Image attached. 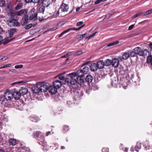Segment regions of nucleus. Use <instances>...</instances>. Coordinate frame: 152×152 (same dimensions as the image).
<instances>
[{"label":"nucleus","mask_w":152,"mask_h":152,"mask_svg":"<svg viewBox=\"0 0 152 152\" xmlns=\"http://www.w3.org/2000/svg\"><path fill=\"white\" fill-rule=\"evenodd\" d=\"M84 75V73L83 72L82 69L78 70L76 73L74 72L70 73L68 76L69 78L66 79L65 80L67 82L68 85L70 87L73 88H76L74 86L77 84H82L86 82L82 78Z\"/></svg>","instance_id":"nucleus-1"},{"label":"nucleus","mask_w":152,"mask_h":152,"mask_svg":"<svg viewBox=\"0 0 152 152\" xmlns=\"http://www.w3.org/2000/svg\"><path fill=\"white\" fill-rule=\"evenodd\" d=\"M12 99V93L8 89H7L4 92V95L1 96L2 104L6 107H9L11 105V100Z\"/></svg>","instance_id":"nucleus-2"},{"label":"nucleus","mask_w":152,"mask_h":152,"mask_svg":"<svg viewBox=\"0 0 152 152\" xmlns=\"http://www.w3.org/2000/svg\"><path fill=\"white\" fill-rule=\"evenodd\" d=\"M48 87L45 82H39L37 83V85L32 87L31 90L35 94L41 92H45L48 90Z\"/></svg>","instance_id":"nucleus-3"},{"label":"nucleus","mask_w":152,"mask_h":152,"mask_svg":"<svg viewBox=\"0 0 152 152\" xmlns=\"http://www.w3.org/2000/svg\"><path fill=\"white\" fill-rule=\"evenodd\" d=\"M75 86L76 88H73L74 89L73 90L74 95L73 98L74 100L78 101L81 98V97L83 96L84 93L82 90L79 88L74 89V88H76V85Z\"/></svg>","instance_id":"nucleus-4"},{"label":"nucleus","mask_w":152,"mask_h":152,"mask_svg":"<svg viewBox=\"0 0 152 152\" xmlns=\"http://www.w3.org/2000/svg\"><path fill=\"white\" fill-rule=\"evenodd\" d=\"M8 25L10 27H17L20 26V23L16 19L12 20H7V21Z\"/></svg>","instance_id":"nucleus-5"},{"label":"nucleus","mask_w":152,"mask_h":152,"mask_svg":"<svg viewBox=\"0 0 152 152\" xmlns=\"http://www.w3.org/2000/svg\"><path fill=\"white\" fill-rule=\"evenodd\" d=\"M41 132L40 131H36L33 134V138L36 139L38 141H41V140H42V139H44V137L42 135H41Z\"/></svg>","instance_id":"nucleus-6"},{"label":"nucleus","mask_w":152,"mask_h":152,"mask_svg":"<svg viewBox=\"0 0 152 152\" xmlns=\"http://www.w3.org/2000/svg\"><path fill=\"white\" fill-rule=\"evenodd\" d=\"M42 140L40 141H38V143L40 145H42L43 147V150L44 151H47L48 150L49 146L47 145L46 142H45L44 139H42Z\"/></svg>","instance_id":"nucleus-7"},{"label":"nucleus","mask_w":152,"mask_h":152,"mask_svg":"<svg viewBox=\"0 0 152 152\" xmlns=\"http://www.w3.org/2000/svg\"><path fill=\"white\" fill-rule=\"evenodd\" d=\"M125 77V72L124 71H122V72L121 73V75H118L117 77V78L118 80H119V78L120 80V83L121 84H124V81L126 79L124 77Z\"/></svg>","instance_id":"nucleus-8"},{"label":"nucleus","mask_w":152,"mask_h":152,"mask_svg":"<svg viewBox=\"0 0 152 152\" xmlns=\"http://www.w3.org/2000/svg\"><path fill=\"white\" fill-rule=\"evenodd\" d=\"M69 8L68 5L63 3H62L60 7V9L63 12L68 11Z\"/></svg>","instance_id":"nucleus-9"},{"label":"nucleus","mask_w":152,"mask_h":152,"mask_svg":"<svg viewBox=\"0 0 152 152\" xmlns=\"http://www.w3.org/2000/svg\"><path fill=\"white\" fill-rule=\"evenodd\" d=\"M28 16L27 15H25L24 17L22 19L21 21L22 26H24L28 22Z\"/></svg>","instance_id":"nucleus-10"},{"label":"nucleus","mask_w":152,"mask_h":152,"mask_svg":"<svg viewBox=\"0 0 152 152\" xmlns=\"http://www.w3.org/2000/svg\"><path fill=\"white\" fill-rule=\"evenodd\" d=\"M62 84V82L58 80H56L53 83V86L57 89L59 88L61 86Z\"/></svg>","instance_id":"nucleus-11"},{"label":"nucleus","mask_w":152,"mask_h":152,"mask_svg":"<svg viewBox=\"0 0 152 152\" xmlns=\"http://www.w3.org/2000/svg\"><path fill=\"white\" fill-rule=\"evenodd\" d=\"M12 94L13 98L14 97V98L16 99H19L21 95L20 91H14L13 93H12Z\"/></svg>","instance_id":"nucleus-12"},{"label":"nucleus","mask_w":152,"mask_h":152,"mask_svg":"<svg viewBox=\"0 0 152 152\" xmlns=\"http://www.w3.org/2000/svg\"><path fill=\"white\" fill-rule=\"evenodd\" d=\"M48 90L51 94H54L57 92V89L53 86H50L48 87Z\"/></svg>","instance_id":"nucleus-13"},{"label":"nucleus","mask_w":152,"mask_h":152,"mask_svg":"<svg viewBox=\"0 0 152 152\" xmlns=\"http://www.w3.org/2000/svg\"><path fill=\"white\" fill-rule=\"evenodd\" d=\"M142 50L139 47H137L134 49V53L140 56Z\"/></svg>","instance_id":"nucleus-14"},{"label":"nucleus","mask_w":152,"mask_h":152,"mask_svg":"<svg viewBox=\"0 0 152 152\" xmlns=\"http://www.w3.org/2000/svg\"><path fill=\"white\" fill-rule=\"evenodd\" d=\"M96 64L98 69H102L104 68V62L103 60L98 61Z\"/></svg>","instance_id":"nucleus-15"},{"label":"nucleus","mask_w":152,"mask_h":152,"mask_svg":"<svg viewBox=\"0 0 152 152\" xmlns=\"http://www.w3.org/2000/svg\"><path fill=\"white\" fill-rule=\"evenodd\" d=\"M112 65L113 66L115 67H117L119 64V61L117 58H114L112 61Z\"/></svg>","instance_id":"nucleus-16"},{"label":"nucleus","mask_w":152,"mask_h":152,"mask_svg":"<svg viewBox=\"0 0 152 152\" xmlns=\"http://www.w3.org/2000/svg\"><path fill=\"white\" fill-rule=\"evenodd\" d=\"M13 9V4L11 1H10L6 5V10H7L11 11Z\"/></svg>","instance_id":"nucleus-17"},{"label":"nucleus","mask_w":152,"mask_h":152,"mask_svg":"<svg viewBox=\"0 0 152 152\" xmlns=\"http://www.w3.org/2000/svg\"><path fill=\"white\" fill-rule=\"evenodd\" d=\"M20 91L21 95H24L26 94L28 92V90L26 88L24 87H22L20 89Z\"/></svg>","instance_id":"nucleus-18"},{"label":"nucleus","mask_w":152,"mask_h":152,"mask_svg":"<svg viewBox=\"0 0 152 152\" xmlns=\"http://www.w3.org/2000/svg\"><path fill=\"white\" fill-rule=\"evenodd\" d=\"M17 29L15 28H12L8 31L9 36L10 38H11L13 34L16 32Z\"/></svg>","instance_id":"nucleus-19"},{"label":"nucleus","mask_w":152,"mask_h":152,"mask_svg":"<svg viewBox=\"0 0 152 152\" xmlns=\"http://www.w3.org/2000/svg\"><path fill=\"white\" fill-rule=\"evenodd\" d=\"M90 67L91 70L93 71H96L98 69L97 64L96 63L91 64Z\"/></svg>","instance_id":"nucleus-20"},{"label":"nucleus","mask_w":152,"mask_h":152,"mask_svg":"<svg viewBox=\"0 0 152 152\" xmlns=\"http://www.w3.org/2000/svg\"><path fill=\"white\" fill-rule=\"evenodd\" d=\"M8 15L9 16V19L7 20H12L16 19L15 18V13L12 12H10L8 13Z\"/></svg>","instance_id":"nucleus-21"},{"label":"nucleus","mask_w":152,"mask_h":152,"mask_svg":"<svg viewBox=\"0 0 152 152\" xmlns=\"http://www.w3.org/2000/svg\"><path fill=\"white\" fill-rule=\"evenodd\" d=\"M149 51H148V50L147 49H145L144 50H142L140 56L145 57L147 56L148 55H149Z\"/></svg>","instance_id":"nucleus-22"},{"label":"nucleus","mask_w":152,"mask_h":152,"mask_svg":"<svg viewBox=\"0 0 152 152\" xmlns=\"http://www.w3.org/2000/svg\"><path fill=\"white\" fill-rule=\"evenodd\" d=\"M93 79V77L90 75H88L86 77V81L88 83H91Z\"/></svg>","instance_id":"nucleus-23"},{"label":"nucleus","mask_w":152,"mask_h":152,"mask_svg":"<svg viewBox=\"0 0 152 152\" xmlns=\"http://www.w3.org/2000/svg\"><path fill=\"white\" fill-rule=\"evenodd\" d=\"M104 62V65L106 66H109L112 64L111 60L109 59H106Z\"/></svg>","instance_id":"nucleus-24"},{"label":"nucleus","mask_w":152,"mask_h":152,"mask_svg":"<svg viewBox=\"0 0 152 152\" xmlns=\"http://www.w3.org/2000/svg\"><path fill=\"white\" fill-rule=\"evenodd\" d=\"M29 118L31 121L34 122H37L39 120V117H32L31 116Z\"/></svg>","instance_id":"nucleus-25"},{"label":"nucleus","mask_w":152,"mask_h":152,"mask_svg":"<svg viewBox=\"0 0 152 152\" xmlns=\"http://www.w3.org/2000/svg\"><path fill=\"white\" fill-rule=\"evenodd\" d=\"M9 144L10 145H16V140L14 139H10L9 140Z\"/></svg>","instance_id":"nucleus-26"},{"label":"nucleus","mask_w":152,"mask_h":152,"mask_svg":"<svg viewBox=\"0 0 152 152\" xmlns=\"http://www.w3.org/2000/svg\"><path fill=\"white\" fill-rule=\"evenodd\" d=\"M26 82V81L25 80H23L21 81L15 82L12 83L11 84V85L14 86L15 85H17L19 84L24 83H25Z\"/></svg>","instance_id":"nucleus-27"},{"label":"nucleus","mask_w":152,"mask_h":152,"mask_svg":"<svg viewBox=\"0 0 152 152\" xmlns=\"http://www.w3.org/2000/svg\"><path fill=\"white\" fill-rule=\"evenodd\" d=\"M44 1V0H32V2L34 3H38L40 5L43 4Z\"/></svg>","instance_id":"nucleus-28"},{"label":"nucleus","mask_w":152,"mask_h":152,"mask_svg":"<svg viewBox=\"0 0 152 152\" xmlns=\"http://www.w3.org/2000/svg\"><path fill=\"white\" fill-rule=\"evenodd\" d=\"M147 62L148 64H151L152 65V56L148 55L147 59Z\"/></svg>","instance_id":"nucleus-29"},{"label":"nucleus","mask_w":152,"mask_h":152,"mask_svg":"<svg viewBox=\"0 0 152 152\" xmlns=\"http://www.w3.org/2000/svg\"><path fill=\"white\" fill-rule=\"evenodd\" d=\"M26 11L25 9H22L20 10L17 11L16 14L18 16L21 15L22 14H23Z\"/></svg>","instance_id":"nucleus-30"},{"label":"nucleus","mask_w":152,"mask_h":152,"mask_svg":"<svg viewBox=\"0 0 152 152\" xmlns=\"http://www.w3.org/2000/svg\"><path fill=\"white\" fill-rule=\"evenodd\" d=\"M130 56V55L128 53H124L122 56V58L124 60L127 59Z\"/></svg>","instance_id":"nucleus-31"},{"label":"nucleus","mask_w":152,"mask_h":152,"mask_svg":"<svg viewBox=\"0 0 152 152\" xmlns=\"http://www.w3.org/2000/svg\"><path fill=\"white\" fill-rule=\"evenodd\" d=\"M141 148V143L139 142H137L135 147V150L138 151L139 149H140Z\"/></svg>","instance_id":"nucleus-32"},{"label":"nucleus","mask_w":152,"mask_h":152,"mask_svg":"<svg viewBox=\"0 0 152 152\" xmlns=\"http://www.w3.org/2000/svg\"><path fill=\"white\" fill-rule=\"evenodd\" d=\"M23 6V4L22 3H18L15 8V10H18L21 8Z\"/></svg>","instance_id":"nucleus-33"},{"label":"nucleus","mask_w":152,"mask_h":152,"mask_svg":"<svg viewBox=\"0 0 152 152\" xmlns=\"http://www.w3.org/2000/svg\"><path fill=\"white\" fill-rule=\"evenodd\" d=\"M89 69V67L85 66L83 68V69H82V71H83V72L84 73V74H86L88 72Z\"/></svg>","instance_id":"nucleus-34"},{"label":"nucleus","mask_w":152,"mask_h":152,"mask_svg":"<svg viewBox=\"0 0 152 152\" xmlns=\"http://www.w3.org/2000/svg\"><path fill=\"white\" fill-rule=\"evenodd\" d=\"M69 129V126L68 125H64L63 126V131L64 133L67 132Z\"/></svg>","instance_id":"nucleus-35"},{"label":"nucleus","mask_w":152,"mask_h":152,"mask_svg":"<svg viewBox=\"0 0 152 152\" xmlns=\"http://www.w3.org/2000/svg\"><path fill=\"white\" fill-rule=\"evenodd\" d=\"M91 88L92 90L95 91L98 89L99 88L98 87L97 85L94 83L92 85Z\"/></svg>","instance_id":"nucleus-36"},{"label":"nucleus","mask_w":152,"mask_h":152,"mask_svg":"<svg viewBox=\"0 0 152 152\" xmlns=\"http://www.w3.org/2000/svg\"><path fill=\"white\" fill-rule=\"evenodd\" d=\"M69 31V29L68 28L67 29H66L62 32L61 34H60L58 35V37H62L63 35H64V34L68 32Z\"/></svg>","instance_id":"nucleus-37"},{"label":"nucleus","mask_w":152,"mask_h":152,"mask_svg":"<svg viewBox=\"0 0 152 152\" xmlns=\"http://www.w3.org/2000/svg\"><path fill=\"white\" fill-rule=\"evenodd\" d=\"M119 43V41H116L111 43H110L107 45L108 47L113 46L114 45L117 44Z\"/></svg>","instance_id":"nucleus-38"},{"label":"nucleus","mask_w":152,"mask_h":152,"mask_svg":"<svg viewBox=\"0 0 152 152\" xmlns=\"http://www.w3.org/2000/svg\"><path fill=\"white\" fill-rule=\"evenodd\" d=\"M11 66V64H8L6 65H1L0 66V69L9 67Z\"/></svg>","instance_id":"nucleus-39"},{"label":"nucleus","mask_w":152,"mask_h":152,"mask_svg":"<svg viewBox=\"0 0 152 152\" xmlns=\"http://www.w3.org/2000/svg\"><path fill=\"white\" fill-rule=\"evenodd\" d=\"M32 26V24L30 23L28 25H27L24 28L26 29H29Z\"/></svg>","instance_id":"nucleus-40"},{"label":"nucleus","mask_w":152,"mask_h":152,"mask_svg":"<svg viewBox=\"0 0 152 152\" xmlns=\"http://www.w3.org/2000/svg\"><path fill=\"white\" fill-rule=\"evenodd\" d=\"M151 10H149L145 12H143L142 16L150 14L151 12Z\"/></svg>","instance_id":"nucleus-41"},{"label":"nucleus","mask_w":152,"mask_h":152,"mask_svg":"<svg viewBox=\"0 0 152 152\" xmlns=\"http://www.w3.org/2000/svg\"><path fill=\"white\" fill-rule=\"evenodd\" d=\"M143 12L138 13L134 15V18H136L138 16L141 15L142 16Z\"/></svg>","instance_id":"nucleus-42"},{"label":"nucleus","mask_w":152,"mask_h":152,"mask_svg":"<svg viewBox=\"0 0 152 152\" xmlns=\"http://www.w3.org/2000/svg\"><path fill=\"white\" fill-rule=\"evenodd\" d=\"M58 77L59 79L61 80H64L65 79L64 76H63L62 75L60 74L58 76Z\"/></svg>","instance_id":"nucleus-43"},{"label":"nucleus","mask_w":152,"mask_h":152,"mask_svg":"<svg viewBox=\"0 0 152 152\" xmlns=\"http://www.w3.org/2000/svg\"><path fill=\"white\" fill-rule=\"evenodd\" d=\"M71 54L70 52H69L67 53L61 57V58H67Z\"/></svg>","instance_id":"nucleus-44"},{"label":"nucleus","mask_w":152,"mask_h":152,"mask_svg":"<svg viewBox=\"0 0 152 152\" xmlns=\"http://www.w3.org/2000/svg\"><path fill=\"white\" fill-rule=\"evenodd\" d=\"M23 152H31L30 150V149L28 148H27L25 147H24L23 149Z\"/></svg>","instance_id":"nucleus-45"},{"label":"nucleus","mask_w":152,"mask_h":152,"mask_svg":"<svg viewBox=\"0 0 152 152\" xmlns=\"http://www.w3.org/2000/svg\"><path fill=\"white\" fill-rule=\"evenodd\" d=\"M37 18V14L36 15L34 14V15H33V18H32V16H30V20H32L34 19V20H35Z\"/></svg>","instance_id":"nucleus-46"},{"label":"nucleus","mask_w":152,"mask_h":152,"mask_svg":"<svg viewBox=\"0 0 152 152\" xmlns=\"http://www.w3.org/2000/svg\"><path fill=\"white\" fill-rule=\"evenodd\" d=\"M59 14V12L58 11L57 12H54V14L53 15V17L54 18H56L58 16Z\"/></svg>","instance_id":"nucleus-47"},{"label":"nucleus","mask_w":152,"mask_h":152,"mask_svg":"<svg viewBox=\"0 0 152 152\" xmlns=\"http://www.w3.org/2000/svg\"><path fill=\"white\" fill-rule=\"evenodd\" d=\"M7 59V57L0 56V61H2L6 60Z\"/></svg>","instance_id":"nucleus-48"},{"label":"nucleus","mask_w":152,"mask_h":152,"mask_svg":"<svg viewBox=\"0 0 152 152\" xmlns=\"http://www.w3.org/2000/svg\"><path fill=\"white\" fill-rule=\"evenodd\" d=\"M111 15L110 14H108L106 15H105V17L103 19V20H104L105 19H109L110 18V17H111Z\"/></svg>","instance_id":"nucleus-49"},{"label":"nucleus","mask_w":152,"mask_h":152,"mask_svg":"<svg viewBox=\"0 0 152 152\" xmlns=\"http://www.w3.org/2000/svg\"><path fill=\"white\" fill-rule=\"evenodd\" d=\"M5 3L4 0H0V7L3 6Z\"/></svg>","instance_id":"nucleus-50"},{"label":"nucleus","mask_w":152,"mask_h":152,"mask_svg":"<svg viewBox=\"0 0 152 152\" xmlns=\"http://www.w3.org/2000/svg\"><path fill=\"white\" fill-rule=\"evenodd\" d=\"M102 152H109V149L108 148H104L102 150Z\"/></svg>","instance_id":"nucleus-51"},{"label":"nucleus","mask_w":152,"mask_h":152,"mask_svg":"<svg viewBox=\"0 0 152 152\" xmlns=\"http://www.w3.org/2000/svg\"><path fill=\"white\" fill-rule=\"evenodd\" d=\"M23 67V65H16L15 66V69H19L22 68Z\"/></svg>","instance_id":"nucleus-52"},{"label":"nucleus","mask_w":152,"mask_h":152,"mask_svg":"<svg viewBox=\"0 0 152 152\" xmlns=\"http://www.w3.org/2000/svg\"><path fill=\"white\" fill-rule=\"evenodd\" d=\"M39 11L41 12H42L43 13L45 11V7H41L39 9Z\"/></svg>","instance_id":"nucleus-53"},{"label":"nucleus","mask_w":152,"mask_h":152,"mask_svg":"<svg viewBox=\"0 0 152 152\" xmlns=\"http://www.w3.org/2000/svg\"><path fill=\"white\" fill-rule=\"evenodd\" d=\"M76 55L77 56H79L83 53V52L81 50H79L76 52Z\"/></svg>","instance_id":"nucleus-54"},{"label":"nucleus","mask_w":152,"mask_h":152,"mask_svg":"<svg viewBox=\"0 0 152 152\" xmlns=\"http://www.w3.org/2000/svg\"><path fill=\"white\" fill-rule=\"evenodd\" d=\"M105 0H97L95 2V4L96 5L99 3L101 1H104Z\"/></svg>","instance_id":"nucleus-55"},{"label":"nucleus","mask_w":152,"mask_h":152,"mask_svg":"<svg viewBox=\"0 0 152 152\" xmlns=\"http://www.w3.org/2000/svg\"><path fill=\"white\" fill-rule=\"evenodd\" d=\"M77 39H79V40H81L83 39V38L81 36V34H78L77 36Z\"/></svg>","instance_id":"nucleus-56"},{"label":"nucleus","mask_w":152,"mask_h":152,"mask_svg":"<svg viewBox=\"0 0 152 152\" xmlns=\"http://www.w3.org/2000/svg\"><path fill=\"white\" fill-rule=\"evenodd\" d=\"M83 21H80L78 22H77L76 25V26H80L83 23Z\"/></svg>","instance_id":"nucleus-57"},{"label":"nucleus","mask_w":152,"mask_h":152,"mask_svg":"<svg viewBox=\"0 0 152 152\" xmlns=\"http://www.w3.org/2000/svg\"><path fill=\"white\" fill-rule=\"evenodd\" d=\"M91 90H92L91 88L90 89V88H88V89H86V92L88 94H90Z\"/></svg>","instance_id":"nucleus-58"},{"label":"nucleus","mask_w":152,"mask_h":152,"mask_svg":"<svg viewBox=\"0 0 152 152\" xmlns=\"http://www.w3.org/2000/svg\"><path fill=\"white\" fill-rule=\"evenodd\" d=\"M15 70L14 69H9V71L8 72V73L9 74H11V72H15L14 71Z\"/></svg>","instance_id":"nucleus-59"},{"label":"nucleus","mask_w":152,"mask_h":152,"mask_svg":"<svg viewBox=\"0 0 152 152\" xmlns=\"http://www.w3.org/2000/svg\"><path fill=\"white\" fill-rule=\"evenodd\" d=\"M96 33H97V32H96L94 33H93L89 35V37L91 38L93 37H94L95 36Z\"/></svg>","instance_id":"nucleus-60"},{"label":"nucleus","mask_w":152,"mask_h":152,"mask_svg":"<svg viewBox=\"0 0 152 152\" xmlns=\"http://www.w3.org/2000/svg\"><path fill=\"white\" fill-rule=\"evenodd\" d=\"M25 1L26 3H31L32 2V0H25Z\"/></svg>","instance_id":"nucleus-61"},{"label":"nucleus","mask_w":152,"mask_h":152,"mask_svg":"<svg viewBox=\"0 0 152 152\" xmlns=\"http://www.w3.org/2000/svg\"><path fill=\"white\" fill-rule=\"evenodd\" d=\"M69 31H72V30L76 31V28H69Z\"/></svg>","instance_id":"nucleus-62"},{"label":"nucleus","mask_w":152,"mask_h":152,"mask_svg":"<svg viewBox=\"0 0 152 152\" xmlns=\"http://www.w3.org/2000/svg\"><path fill=\"white\" fill-rule=\"evenodd\" d=\"M89 63V61H87V62H85L81 66L82 67H83L85 66L86 65H87L88 63Z\"/></svg>","instance_id":"nucleus-63"},{"label":"nucleus","mask_w":152,"mask_h":152,"mask_svg":"<svg viewBox=\"0 0 152 152\" xmlns=\"http://www.w3.org/2000/svg\"><path fill=\"white\" fill-rule=\"evenodd\" d=\"M57 29L56 27H55L53 28L50 29V31H53L56 30Z\"/></svg>","instance_id":"nucleus-64"}]
</instances>
